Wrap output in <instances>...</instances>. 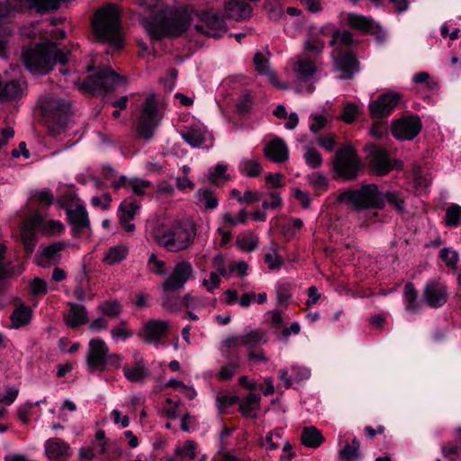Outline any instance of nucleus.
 <instances>
[{
  "instance_id": "nucleus-62",
  "label": "nucleus",
  "mask_w": 461,
  "mask_h": 461,
  "mask_svg": "<svg viewBox=\"0 0 461 461\" xmlns=\"http://www.w3.org/2000/svg\"><path fill=\"white\" fill-rule=\"evenodd\" d=\"M291 375L293 381L301 382L303 380H307L310 378L311 371L306 367L293 366L291 367Z\"/></svg>"
},
{
  "instance_id": "nucleus-25",
  "label": "nucleus",
  "mask_w": 461,
  "mask_h": 461,
  "mask_svg": "<svg viewBox=\"0 0 461 461\" xmlns=\"http://www.w3.org/2000/svg\"><path fill=\"white\" fill-rule=\"evenodd\" d=\"M122 372L125 378L131 383H141L150 375L147 364L142 358H135L133 365H124Z\"/></svg>"
},
{
  "instance_id": "nucleus-49",
  "label": "nucleus",
  "mask_w": 461,
  "mask_h": 461,
  "mask_svg": "<svg viewBox=\"0 0 461 461\" xmlns=\"http://www.w3.org/2000/svg\"><path fill=\"white\" fill-rule=\"evenodd\" d=\"M13 35V30L9 26L0 27V58H7L8 44Z\"/></svg>"
},
{
  "instance_id": "nucleus-20",
  "label": "nucleus",
  "mask_w": 461,
  "mask_h": 461,
  "mask_svg": "<svg viewBox=\"0 0 461 461\" xmlns=\"http://www.w3.org/2000/svg\"><path fill=\"white\" fill-rule=\"evenodd\" d=\"M226 344L229 348L228 363L221 366L218 373V378L221 381H228L231 379L235 371L240 366V357L239 354L240 348L236 347L234 339H231V338L228 339L226 340Z\"/></svg>"
},
{
  "instance_id": "nucleus-35",
  "label": "nucleus",
  "mask_w": 461,
  "mask_h": 461,
  "mask_svg": "<svg viewBox=\"0 0 461 461\" xmlns=\"http://www.w3.org/2000/svg\"><path fill=\"white\" fill-rule=\"evenodd\" d=\"M403 298L406 302L405 310L407 312H416L421 306V302L418 300V292L411 282L405 284Z\"/></svg>"
},
{
  "instance_id": "nucleus-17",
  "label": "nucleus",
  "mask_w": 461,
  "mask_h": 461,
  "mask_svg": "<svg viewBox=\"0 0 461 461\" xmlns=\"http://www.w3.org/2000/svg\"><path fill=\"white\" fill-rule=\"evenodd\" d=\"M67 247L65 241H55L39 250L35 255L36 264L42 267L57 265L61 259V251Z\"/></svg>"
},
{
  "instance_id": "nucleus-29",
  "label": "nucleus",
  "mask_w": 461,
  "mask_h": 461,
  "mask_svg": "<svg viewBox=\"0 0 461 461\" xmlns=\"http://www.w3.org/2000/svg\"><path fill=\"white\" fill-rule=\"evenodd\" d=\"M71 318H68L66 322L72 329H77L89 321L87 311L83 304L69 303Z\"/></svg>"
},
{
  "instance_id": "nucleus-52",
  "label": "nucleus",
  "mask_w": 461,
  "mask_h": 461,
  "mask_svg": "<svg viewBox=\"0 0 461 461\" xmlns=\"http://www.w3.org/2000/svg\"><path fill=\"white\" fill-rule=\"evenodd\" d=\"M236 244L241 249L248 252H251L258 248V238H256L252 233H250L241 238L239 237L236 240Z\"/></svg>"
},
{
  "instance_id": "nucleus-19",
  "label": "nucleus",
  "mask_w": 461,
  "mask_h": 461,
  "mask_svg": "<svg viewBox=\"0 0 461 461\" xmlns=\"http://www.w3.org/2000/svg\"><path fill=\"white\" fill-rule=\"evenodd\" d=\"M66 214L68 223L72 226V235L79 236L85 229L90 227L88 212L85 206L77 205L75 209L67 208Z\"/></svg>"
},
{
  "instance_id": "nucleus-64",
  "label": "nucleus",
  "mask_w": 461,
  "mask_h": 461,
  "mask_svg": "<svg viewBox=\"0 0 461 461\" xmlns=\"http://www.w3.org/2000/svg\"><path fill=\"white\" fill-rule=\"evenodd\" d=\"M227 447L224 442H219V450L216 453L219 461H240L239 457L231 452L227 451Z\"/></svg>"
},
{
  "instance_id": "nucleus-26",
  "label": "nucleus",
  "mask_w": 461,
  "mask_h": 461,
  "mask_svg": "<svg viewBox=\"0 0 461 461\" xmlns=\"http://www.w3.org/2000/svg\"><path fill=\"white\" fill-rule=\"evenodd\" d=\"M347 23L351 28L366 33L376 34L382 31L381 27L373 19L361 14H349Z\"/></svg>"
},
{
  "instance_id": "nucleus-61",
  "label": "nucleus",
  "mask_w": 461,
  "mask_h": 461,
  "mask_svg": "<svg viewBox=\"0 0 461 461\" xmlns=\"http://www.w3.org/2000/svg\"><path fill=\"white\" fill-rule=\"evenodd\" d=\"M309 180L311 185L315 188L319 190H326L328 187L327 179L324 175L321 173H312L309 176Z\"/></svg>"
},
{
  "instance_id": "nucleus-37",
  "label": "nucleus",
  "mask_w": 461,
  "mask_h": 461,
  "mask_svg": "<svg viewBox=\"0 0 461 461\" xmlns=\"http://www.w3.org/2000/svg\"><path fill=\"white\" fill-rule=\"evenodd\" d=\"M182 139L193 148H200L204 140V131L198 128H189L180 132Z\"/></svg>"
},
{
  "instance_id": "nucleus-12",
  "label": "nucleus",
  "mask_w": 461,
  "mask_h": 461,
  "mask_svg": "<svg viewBox=\"0 0 461 461\" xmlns=\"http://www.w3.org/2000/svg\"><path fill=\"white\" fill-rule=\"evenodd\" d=\"M402 98V95L401 94L393 91L380 95L376 100L369 104L371 117L379 120L388 117L401 102Z\"/></svg>"
},
{
  "instance_id": "nucleus-38",
  "label": "nucleus",
  "mask_w": 461,
  "mask_h": 461,
  "mask_svg": "<svg viewBox=\"0 0 461 461\" xmlns=\"http://www.w3.org/2000/svg\"><path fill=\"white\" fill-rule=\"evenodd\" d=\"M128 255V249L123 245L111 247L104 255V262L107 265H114L122 261Z\"/></svg>"
},
{
  "instance_id": "nucleus-1",
  "label": "nucleus",
  "mask_w": 461,
  "mask_h": 461,
  "mask_svg": "<svg viewBox=\"0 0 461 461\" xmlns=\"http://www.w3.org/2000/svg\"><path fill=\"white\" fill-rule=\"evenodd\" d=\"M339 202L352 205L356 210H382L387 203L398 213H403L404 197L396 191L381 192L375 184H365L359 189H348L339 194Z\"/></svg>"
},
{
  "instance_id": "nucleus-42",
  "label": "nucleus",
  "mask_w": 461,
  "mask_h": 461,
  "mask_svg": "<svg viewBox=\"0 0 461 461\" xmlns=\"http://www.w3.org/2000/svg\"><path fill=\"white\" fill-rule=\"evenodd\" d=\"M292 284L287 281H279L276 285V300L280 306H286L292 297Z\"/></svg>"
},
{
  "instance_id": "nucleus-15",
  "label": "nucleus",
  "mask_w": 461,
  "mask_h": 461,
  "mask_svg": "<svg viewBox=\"0 0 461 461\" xmlns=\"http://www.w3.org/2000/svg\"><path fill=\"white\" fill-rule=\"evenodd\" d=\"M422 296L432 309L442 307L448 299L447 287L436 280H429L425 284Z\"/></svg>"
},
{
  "instance_id": "nucleus-54",
  "label": "nucleus",
  "mask_w": 461,
  "mask_h": 461,
  "mask_svg": "<svg viewBox=\"0 0 461 461\" xmlns=\"http://www.w3.org/2000/svg\"><path fill=\"white\" fill-rule=\"evenodd\" d=\"M310 121V131L313 133H317L327 125L328 120L324 115L321 114H311L309 117Z\"/></svg>"
},
{
  "instance_id": "nucleus-30",
  "label": "nucleus",
  "mask_w": 461,
  "mask_h": 461,
  "mask_svg": "<svg viewBox=\"0 0 461 461\" xmlns=\"http://www.w3.org/2000/svg\"><path fill=\"white\" fill-rule=\"evenodd\" d=\"M32 317V310L25 305L24 303H21L17 307L14 308L13 312L11 313L10 319L12 321V326L14 329H19L23 327L31 321Z\"/></svg>"
},
{
  "instance_id": "nucleus-10",
  "label": "nucleus",
  "mask_w": 461,
  "mask_h": 461,
  "mask_svg": "<svg viewBox=\"0 0 461 461\" xmlns=\"http://www.w3.org/2000/svg\"><path fill=\"white\" fill-rule=\"evenodd\" d=\"M422 126L420 117L418 114L411 113L393 121L391 132L398 140H412L420 134Z\"/></svg>"
},
{
  "instance_id": "nucleus-57",
  "label": "nucleus",
  "mask_w": 461,
  "mask_h": 461,
  "mask_svg": "<svg viewBox=\"0 0 461 461\" xmlns=\"http://www.w3.org/2000/svg\"><path fill=\"white\" fill-rule=\"evenodd\" d=\"M129 185L131 186L134 194L139 196L145 195V189L151 186V183L149 181L136 177L131 178Z\"/></svg>"
},
{
  "instance_id": "nucleus-24",
  "label": "nucleus",
  "mask_w": 461,
  "mask_h": 461,
  "mask_svg": "<svg viewBox=\"0 0 461 461\" xmlns=\"http://www.w3.org/2000/svg\"><path fill=\"white\" fill-rule=\"evenodd\" d=\"M33 226L46 236H59L65 231L64 224L58 220H46L40 212L32 216Z\"/></svg>"
},
{
  "instance_id": "nucleus-43",
  "label": "nucleus",
  "mask_w": 461,
  "mask_h": 461,
  "mask_svg": "<svg viewBox=\"0 0 461 461\" xmlns=\"http://www.w3.org/2000/svg\"><path fill=\"white\" fill-rule=\"evenodd\" d=\"M198 202L203 203L205 209L214 210L219 205V201L210 189H198L195 194Z\"/></svg>"
},
{
  "instance_id": "nucleus-3",
  "label": "nucleus",
  "mask_w": 461,
  "mask_h": 461,
  "mask_svg": "<svg viewBox=\"0 0 461 461\" xmlns=\"http://www.w3.org/2000/svg\"><path fill=\"white\" fill-rule=\"evenodd\" d=\"M92 28L98 41L107 43L113 51L122 50L124 37L120 12L115 5L109 4L98 9L92 21Z\"/></svg>"
},
{
  "instance_id": "nucleus-2",
  "label": "nucleus",
  "mask_w": 461,
  "mask_h": 461,
  "mask_svg": "<svg viewBox=\"0 0 461 461\" xmlns=\"http://www.w3.org/2000/svg\"><path fill=\"white\" fill-rule=\"evenodd\" d=\"M69 50L60 49L56 42L48 41L33 46L23 47L21 59L25 68L32 73L49 74L57 63L66 65L68 62Z\"/></svg>"
},
{
  "instance_id": "nucleus-34",
  "label": "nucleus",
  "mask_w": 461,
  "mask_h": 461,
  "mask_svg": "<svg viewBox=\"0 0 461 461\" xmlns=\"http://www.w3.org/2000/svg\"><path fill=\"white\" fill-rule=\"evenodd\" d=\"M301 441L305 447L317 448L322 444L324 438L319 429L312 426L306 427L303 429Z\"/></svg>"
},
{
  "instance_id": "nucleus-7",
  "label": "nucleus",
  "mask_w": 461,
  "mask_h": 461,
  "mask_svg": "<svg viewBox=\"0 0 461 461\" xmlns=\"http://www.w3.org/2000/svg\"><path fill=\"white\" fill-rule=\"evenodd\" d=\"M122 82V77L118 75L110 66H104L95 73L86 77L80 85V89L87 93L108 94Z\"/></svg>"
},
{
  "instance_id": "nucleus-58",
  "label": "nucleus",
  "mask_w": 461,
  "mask_h": 461,
  "mask_svg": "<svg viewBox=\"0 0 461 461\" xmlns=\"http://www.w3.org/2000/svg\"><path fill=\"white\" fill-rule=\"evenodd\" d=\"M227 167L222 164H217L213 170L209 173L208 179L213 185H219L220 180L227 179Z\"/></svg>"
},
{
  "instance_id": "nucleus-45",
  "label": "nucleus",
  "mask_w": 461,
  "mask_h": 461,
  "mask_svg": "<svg viewBox=\"0 0 461 461\" xmlns=\"http://www.w3.org/2000/svg\"><path fill=\"white\" fill-rule=\"evenodd\" d=\"M339 457L340 461H362L363 455L360 450L356 449L353 446H349V442L346 441L345 446L339 450Z\"/></svg>"
},
{
  "instance_id": "nucleus-63",
  "label": "nucleus",
  "mask_w": 461,
  "mask_h": 461,
  "mask_svg": "<svg viewBox=\"0 0 461 461\" xmlns=\"http://www.w3.org/2000/svg\"><path fill=\"white\" fill-rule=\"evenodd\" d=\"M19 390L15 387H7L5 393H0V403L11 405L17 398Z\"/></svg>"
},
{
  "instance_id": "nucleus-11",
  "label": "nucleus",
  "mask_w": 461,
  "mask_h": 461,
  "mask_svg": "<svg viewBox=\"0 0 461 461\" xmlns=\"http://www.w3.org/2000/svg\"><path fill=\"white\" fill-rule=\"evenodd\" d=\"M193 273L194 269L190 262L185 260L177 262L162 284L163 292L174 293L181 290L193 276Z\"/></svg>"
},
{
  "instance_id": "nucleus-53",
  "label": "nucleus",
  "mask_w": 461,
  "mask_h": 461,
  "mask_svg": "<svg viewBox=\"0 0 461 461\" xmlns=\"http://www.w3.org/2000/svg\"><path fill=\"white\" fill-rule=\"evenodd\" d=\"M140 115L157 118L158 103L154 95H149L146 98L143 104V109Z\"/></svg>"
},
{
  "instance_id": "nucleus-40",
  "label": "nucleus",
  "mask_w": 461,
  "mask_h": 461,
  "mask_svg": "<svg viewBox=\"0 0 461 461\" xmlns=\"http://www.w3.org/2000/svg\"><path fill=\"white\" fill-rule=\"evenodd\" d=\"M5 247L0 248V296L5 293L3 281L15 274V267L5 262Z\"/></svg>"
},
{
  "instance_id": "nucleus-46",
  "label": "nucleus",
  "mask_w": 461,
  "mask_h": 461,
  "mask_svg": "<svg viewBox=\"0 0 461 461\" xmlns=\"http://www.w3.org/2000/svg\"><path fill=\"white\" fill-rule=\"evenodd\" d=\"M339 41L340 45L344 47H352L356 42L350 32L344 30L341 32L337 29L334 32L333 38L330 41V46H335Z\"/></svg>"
},
{
  "instance_id": "nucleus-13",
  "label": "nucleus",
  "mask_w": 461,
  "mask_h": 461,
  "mask_svg": "<svg viewBox=\"0 0 461 461\" xmlns=\"http://www.w3.org/2000/svg\"><path fill=\"white\" fill-rule=\"evenodd\" d=\"M199 20L203 24H195L194 29L202 34L218 39L227 31L224 19L212 12H201Z\"/></svg>"
},
{
  "instance_id": "nucleus-51",
  "label": "nucleus",
  "mask_w": 461,
  "mask_h": 461,
  "mask_svg": "<svg viewBox=\"0 0 461 461\" xmlns=\"http://www.w3.org/2000/svg\"><path fill=\"white\" fill-rule=\"evenodd\" d=\"M360 111L357 104L348 103L342 110L341 119L347 123H352L359 115Z\"/></svg>"
},
{
  "instance_id": "nucleus-36",
  "label": "nucleus",
  "mask_w": 461,
  "mask_h": 461,
  "mask_svg": "<svg viewBox=\"0 0 461 461\" xmlns=\"http://www.w3.org/2000/svg\"><path fill=\"white\" fill-rule=\"evenodd\" d=\"M315 64L310 59L299 60L295 68L297 80L309 82L316 72Z\"/></svg>"
},
{
  "instance_id": "nucleus-59",
  "label": "nucleus",
  "mask_w": 461,
  "mask_h": 461,
  "mask_svg": "<svg viewBox=\"0 0 461 461\" xmlns=\"http://www.w3.org/2000/svg\"><path fill=\"white\" fill-rule=\"evenodd\" d=\"M196 443L193 440H186L182 447L176 448V454L178 456L184 455L189 456L191 459L195 458Z\"/></svg>"
},
{
  "instance_id": "nucleus-18",
  "label": "nucleus",
  "mask_w": 461,
  "mask_h": 461,
  "mask_svg": "<svg viewBox=\"0 0 461 461\" xmlns=\"http://www.w3.org/2000/svg\"><path fill=\"white\" fill-rule=\"evenodd\" d=\"M143 341L158 346L163 337L169 333V326L167 321L161 320H149L142 328Z\"/></svg>"
},
{
  "instance_id": "nucleus-27",
  "label": "nucleus",
  "mask_w": 461,
  "mask_h": 461,
  "mask_svg": "<svg viewBox=\"0 0 461 461\" xmlns=\"http://www.w3.org/2000/svg\"><path fill=\"white\" fill-rule=\"evenodd\" d=\"M226 16L229 19L242 21L250 16V5L240 0H229L224 5Z\"/></svg>"
},
{
  "instance_id": "nucleus-23",
  "label": "nucleus",
  "mask_w": 461,
  "mask_h": 461,
  "mask_svg": "<svg viewBox=\"0 0 461 461\" xmlns=\"http://www.w3.org/2000/svg\"><path fill=\"white\" fill-rule=\"evenodd\" d=\"M45 453L52 461H66L71 455L69 444L59 438H51L44 444Z\"/></svg>"
},
{
  "instance_id": "nucleus-44",
  "label": "nucleus",
  "mask_w": 461,
  "mask_h": 461,
  "mask_svg": "<svg viewBox=\"0 0 461 461\" xmlns=\"http://www.w3.org/2000/svg\"><path fill=\"white\" fill-rule=\"evenodd\" d=\"M445 222L448 227L456 228L461 225V206L454 203L450 205L445 215Z\"/></svg>"
},
{
  "instance_id": "nucleus-5",
  "label": "nucleus",
  "mask_w": 461,
  "mask_h": 461,
  "mask_svg": "<svg viewBox=\"0 0 461 461\" xmlns=\"http://www.w3.org/2000/svg\"><path fill=\"white\" fill-rule=\"evenodd\" d=\"M41 113L49 125V132L57 137L67 128L70 104L63 99L48 98L41 106Z\"/></svg>"
},
{
  "instance_id": "nucleus-28",
  "label": "nucleus",
  "mask_w": 461,
  "mask_h": 461,
  "mask_svg": "<svg viewBox=\"0 0 461 461\" xmlns=\"http://www.w3.org/2000/svg\"><path fill=\"white\" fill-rule=\"evenodd\" d=\"M38 229L33 226L31 220L28 225H25L22 230V242L24 249L25 257L29 258L34 251L38 242Z\"/></svg>"
},
{
  "instance_id": "nucleus-6",
  "label": "nucleus",
  "mask_w": 461,
  "mask_h": 461,
  "mask_svg": "<svg viewBox=\"0 0 461 461\" xmlns=\"http://www.w3.org/2000/svg\"><path fill=\"white\" fill-rule=\"evenodd\" d=\"M333 170L339 178L355 180L363 170L361 158L352 146L339 149L332 160Z\"/></svg>"
},
{
  "instance_id": "nucleus-39",
  "label": "nucleus",
  "mask_w": 461,
  "mask_h": 461,
  "mask_svg": "<svg viewBox=\"0 0 461 461\" xmlns=\"http://www.w3.org/2000/svg\"><path fill=\"white\" fill-rule=\"evenodd\" d=\"M255 68L260 75H265L269 77L273 85L276 84V77L275 73L268 67V60L263 56L262 53L257 52L253 58Z\"/></svg>"
},
{
  "instance_id": "nucleus-14",
  "label": "nucleus",
  "mask_w": 461,
  "mask_h": 461,
  "mask_svg": "<svg viewBox=\"0 0 461 461\" xmlns=\"http://www.w3.org/2000/svg\"><path fill=\"white\" fill-rule=\"evenodd\" d=\"M108 352L109 348L104 339L99 338L90 339L86 364L91 373L96 371L104 372V358Z\"/></svg>"
},
{
  "instance_id": "nucleus-32",
  "label": "nucleus",
  "mask_w": 461,
  "mask_h": 461,
  "mask_svg": "<svg viewBox=\"0 0 461 461\" xmlns=\"http://www.w3.org/2000/svg\"><path fill=\"white\" fill-rule=\"evenodd\" d=\"M233 339L238 348L240 345L252 348L260 344H265L267 342L266 332L259 329L251 330L247 334Z\"/></svg>"
},
{
  "instance_id": "nucleus-8",
  "label": "nucleus",
  "mask_w": 461,
  "mask_h": 461,
  "mask_svg": "<svg viewBox=\"0 0 461 461\" xmlns=\"http://www.w3.org/2000/svg\"><path fill=\"white\" fill-rule=\"evenodd\" d=\"M196 236V228L193 223L189 228L179 225L176 230H158L156 234L158 242L168 251H180L187 249Z\"/></svg>"
},
{
  "instance_id": "nucleus-4",
  "label": "nucleus",
  "mask_w": 461,
  "mask_h": 461,
  "mask_svg": "<svg viewBox=\"0 0 461 461\" xmlns=\"http://www.w3.org/2000/svg\"><path fill=\"white\" fill-rule=\"evenodd\" d=\"M187 10L177 12L174 16H154L145 23L150 40L159 41L164 38H176L185 32L191 24Z\"/></svg>"
},
{
  "instance_id": "nucleus-50",
  "label": "nucleus",
  "mask_w": 461,
  "mask_h": 461,
  "mask_svg": "<svg viewBox=\"0 0 461 461\" xmlns=\"http://www.w3.org/2000/svg\"><path fill=\"white\" fill-rule=\"evenodd\" d=\"M99 310L104 315L110 318H115L121 313L122 307L116 300L106 301L99 306Z\"/></svg>"
},
{
  "instance_id": "nucleus-47",
  "label": "nucleus",
  "mask_w": 461,
  "mask_h": 461,
  "mask_svg": "<svg viewBox=\"0 0 461 461\" xmlns=\"http://www.w3.org/2000/svg\"><path fill=\"white\" fill-rule=\"evenodd\" d=\"M303 158L306 165L312 168L320 167L323 162L321 154L315 148H306Z\"/></svg>"
},
{
  "instance_id": "nucleus-31",
  "label": "nucleus",
  "mask_w": 461,
  "mask_h": 461,
  "mask_svg": "<svg viewBox=\"0 0 461 461\" xmlns=\"http://www.w3.org/2000/svg\"><path fill=\"white\" fill-rule=\"evenodd\" d=\"M261 396L257 393H249L239 405V411L243 417L257 419L256 414H252L254 411L260 408Z\"/></svg>"
},
{
  "instance_id": "nucleus-55",
  "label": "nucleus",
  "mask_w": 461,
  "mask_h": 461,
  "mask_svg": "<svg viewBox=\"0 0 461 461\" xmlns=\"http://www.w3.org/2000/svg\"><path fill=\"white\" fill-rule=\"evenodd\" d=\"M413 81L417 84H422L428 90L433 91L438 87V84L430 79V76L427 72H419L413 76Z\"/></svg>"
},
{
  "instance_id": "nucleus-16",
  "label": "nucleus",
  "mask_w": 461,
  "mask_h": 461,
  "mask_svg": "<svg viewBox=\"0 0 461 461\" xmlns=\"http://www.w3.org/2000/svg\"><path fill=\"white\" fill-rule=\"evenodd\" d=\"M337 70L342 72V79H352L354 75L359 72V61L357 55L352 50H338L337 57L334 60Z\"/></svg>"
},
{
  "instance_id": "nucleus-41",
  "label": "nucleus",
  "mask_w": 461,
  "mask_h": 461,
  "mask_svg": "<svg viewBox=\"0 0 461 461\" xmlns=\"http://www.w3.org/2000/svg\"><path fill=\"white\" fill-rule=\"evenodd\" d=\"M240 172L249 177H257L262 172V167L257 160L244 158L239 164Z\"/></svg>"
},
{
  "instance_id": "nucleus-56",
  "label": "nucleus",
  "mask_w": 461,
  "mask_h": 461,
  "mask_svg": "<svg viewBox=\"0 0 461 461\" xmlns=\"http://www.w3.org/2000/svg\"><path fill=\"white\" fill-rule=\"evenodd\" d=\"M3 93L8 99L15 100L21 95L22 88L18 82L11 81L5 84Z\"/></svg>"
},
{
  "instance_id": "nucleus-48",
  "label": "nucleus",
  "mask_w": 461,
  "mask_h": 461,
  "mask_svg": "<svg viewBox=\"0 0 461 461\" xmlns=\"http://www.w3.org/2000/svg\"><path fill=\"white\" fill-rule=\"evenodd\" d=\"M440 259L450 268H456L458 262V253L451 248H443L439 251Z\"/></svg>"
},
{
  "instance_id": "nucleus-22",
  "label": "nucleus",
  "mask_w": 461,
  "mask_h": 461,
  "mask_svg": "<svg viewBox=\"0 0 461 461\" xmlns=\"http://www.w3.org/2000/svg\"><path fill=\"white\" fill-rule=\"evenodd\" d=\"M264 154L272 162L284 163L289 158V149L283 139L276 137L266 144Z\"/></svg>"
},
{
  "instance_id": "nucleus-60",
  "label": "nucleus",
  "mask_w": 461,
  "mask_h": 461,
  "mask_svg": "<svg viewBox=\"0 0 461 461\" xmlns=\"http://www.w3.org/2000/svg\"><path fill=\"white\" fill-rule=\"evenodd\" d=\"M32 293L34 295H44L48 293L47 282L40 277H35L31 283Z\"/></svg>"
},
{
  "instance_id": "nucleus-33",
  "label": "nucleus",
  "mask_w": 461,
  "mask_h": 461,
  "mask_svg": "<svg viewBox=\"0 0 461 461\" xmlns=\"http://www.w3.org/2000/svg\"><path fill=\"white\" fill-rule=\"evenodd\" d=\"M158 125L157 118L140 115L137 124V133L142 139L149 140L154 136Z\"/></svg>"
},
{
  "instance_id": "nucleus-21",
  "label": "nucleus",
  "mask_w": 461,
  "mask_h": 461,
  "mask_svg": "<svg viewBox=\"0 0 461 461\" xmlns=\"http://www.w3.org/2000/svg\"><path fill=\"white\" fill-rule=\"evenodd\" d=\"M140 209V205L137 200L131 202L124 200L120 203L117 213L120 224L125 231L132 232L135 230V225L130 223V221L135 218Z\"/></svg>"
},
{
  "instance_id": "nucleus-9",
  "label": "nucleus",
  "mask_w": 461,
  "mask_h": 461,
  "mask_svg": "<svg viewBox=\"0 0 461 461\" xmlns=\"http://www.w3.org/2000/svg\"><path fill=\"white\" fill-rule=\"evenodd\" d=\"M368 170L371 174L384 176L394 169H402V162L392 158L388 151L379 146L373 145L366 156Z\"/></svg>"
}]
</instances>
